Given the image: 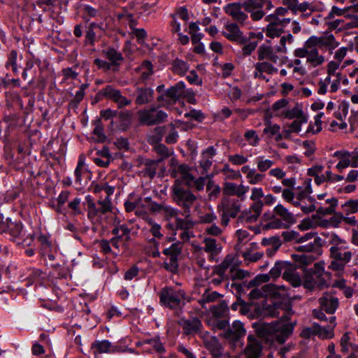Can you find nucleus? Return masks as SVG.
<instances>
[{"instance_id":"53","label":"nucleus","mask_w":358,"mask_h":358,"mask_svg":"<svg viewBox=\"0 0 358 358\" xmlns=\"http://www.w3.org/2000/svg\"><path fill=\"white\" fill-rule=\"evenodd\" d=\"M333 205L329 206V207H322V206H318L316 208V211L317 214L324 216V215H332L334 213L336 207L338 205V200H332Z\"/></svg>"},{"instance_id":"51","label":"nucleus","mask_w":358,"mask_h":358,"mask_svg":"<svg viewBox=\"0 0 358 358\" xmlns=\"http://www.w3.org/2000/svg\"><path fill=\"white\" fill-rule=\"evenodd\" d=\"M266 21L269 22L268 24H275L284 26L285 24H289L290 22L289 18H280L276 13L268 15L265 18Z\"/></svg>"},{"instance_id":"47","label":"nucleus","mask_w":358,"mask_h":358,"mask_svg":"<svg viewBox=\"0 0 358 358\" xmlns=\"http://www.w3.org/2000/svg\"><path fill=\"white\" fill-rule=\"evenodd\" d=\"M149 231L153 236V238L161 239L164 236L163 231L160 224L156 223L152 218H149Z\"/></svg>"},{"instance_id":"46","label":"nucleus","mask_w":358,"mask_h":358,"mask_svg":"<svg viewBox=\"0 0 358 358\" xmlns=\"http://www.w3.org/2000/svg\"><path fill=\"white\" fill-rule=\"evenodd\" d=\"M255 68L259 73L265 72L268 74H272L273 73H276L278 71L277 68L274 67L271 64L267 62H257L255 64Z\"/></svg>"},{"instance_id":"49","label":"nucleus","mask_w":358,"mask_h":358,"mask_svg":"<svg viewBox=\"0 0 358 358\" xmlns=\"http://www.w3.org/2000/svg\"><path fill=\"white\" fill-rule=\"evenodd\" d=\"M294 121L291 123H287L285 127L289 128L294 133L298 134L301 130V125L308 122V117L293 119Z\"/></svg>"},{"instance_id":"50","label":"nucleus","mask_w":358,"mask_h":358,"mask_svg":"<svg viewBox=\"0 0 358 358\" xmlns=\"http://www.w3.org/2000/svg\"><path fill=\"white\" fill-rule=\"evenodd\" d=\"M256 164L258 170L261 172H264L274 164V162L271 159H265L264 156H259L256 158Z\"/></svg>"},{"instance_id":"10","label":"nucleus","mask_w":358,"mask_h":358,"mask_svg":"<svg viewBox=\"0 0 358 358\" xmlns=\"http://www.w3.org/2000/svg\"><path fill=\"white\" fill-rule=\"evenodd\" d=\"M339 45L333 34L329 31L324 32L321 36H311L306 41V47L313 48L314 46L320 49L326 48L330 53Z\"/></svg>"},{"instance_id":"63","label":"nucleus","mask_w":358,"mask_h":358,"mask_svg":"<svg viewBox=\"0 0 358 358\" xmlns=\"http://www.w3.org/2000/svg\"><path fill=\"white\" fill-rule=\"evenodd\" d=\"M243 45L242 48V52L243 55L244 56H248L252 54L253 51L256 49L257 46V41H249L248 39V41L243 43Z\"/></svg>"},{"instance_id":"62","label":"nucleus","mask_w":358,"mask_h":358,"mask_svg":"<svg viewBox=\"0 0 358 358\" xmlns=\"http://www.w3.org/2000/svg\"><path fill=\"white\" fill-rule=\"evenodd\" d=\"M263 206V202L261 200L254 201V203L251 205L250 208V209H251L253 211L255 215L253 216V217L252 216L251 217L252 220H257V219L259 218V215L262 213Z\"/></svg>"},{"instance_id":"54","label":"nucleus","mask_w":358,"mask_h":358,"mask_svg":"<svg viewBox=\"0 0 358 358\" xmlns=\"http://www.w3.org/2000/svg\"><path fill=\"white\" fill-rule=\"evenodd\" d=\"M244 138L248 142L249 145L252 146H257L259 145L260 141L257 131L255 130H249L246 131L244 134Z\"/></svg>"},{"instance_id":"38","label":"nucleus","mask_w":358,"mask_h":358,"mask_svg":"<svg viewBox=\"0 0 358 358\" xmlns=\"http://www.w3.org/2000/svg\"><path fill=\"white\" fill-rule=\"evenodd\" d=\"M307 62L310 63L313 67H316L324 62V57L319 54L318 49L314 46L310 48L308 50Z\"/></svg>"},{"instance_id":"59","label":"nucleus","mask_w":358,"mask_h":358,"mask_svg":"<svg viewBox=\"0 0 358 358\" xmlns=\"http://www.w3.org/2000/svg\"><path fill=\"white\" fill-rule=\"evenodd\" d=\"M255 216V213L251 209L245 210L241 212V213L238 217V222H247V223H252L256 222L257 220H252V217H250Z\"/></svg>"},{"instance_id":"34","label":"nucleus","mask_w":358,"mask_h":358,"mask_svg":"<svg viewBox=\"0 0 358 358\" xmlns=\"http://www.w3.org/2000/svg\"><path fill=\"white\" fill-rule=\"evenodd\" d=\"M333 157H338L340 159L339 162L336 166V168L340 172H342V171L344 169L348 167L350 165L351 154L348 151H345V150L336 151L333 154Z\"/></svg>"},{"instance_id":"41","label":"nucleus","mask_w":358,"mask_h":358,"mask_svg":"<svg viewBox=\"0 0 358 358\" xmlns=\"http://www.w3.org/2000/svg\"><path fill=\"white\" fill-rule=\"evenodd\" d=\"M185 218H176V229H180L181 231L189 230L193 228L194 222L190 220L189 213H182Z\"/></svg>"},{"instance_id":"17","label":"nucleus","mask_w":358,"mask_h":358,"mask_svg":"<svg viewBox=\"0 0 358 358\" xmlns=\"http://www.w3.org/2000/svg\"><path fill=\"white\" fill-rule=\"evenodd\" d=\"M283 291L285 293L282 295H286L287 291L285 286H277L274 285H267L262 288H255L249 294V297L251 300L258 299L267 296L268 292L272 294L274 296L280 295V291Z\"/></svg>"},{"instance_id":"43","label":"nucleus","mask_w":358,"mask_h":358,"mask_svg":"<svg viewBox=\"0 0 358 358\" xmlns=\"http://www.w3.org/2000/svg\"><path fill=\"white\" fill-rule=\"evenodd\" d=\"M221 296L222 295L215 291L210 292L206 289L201 299L198 300V303L202 308H205L206 303L214 302Z\"/></svg>"},{"instance_id":"15","label":"nucleus","mask_w":358,"mask_h":358,"mask_svg":"<svg viewBox=\"0 0 358 358\" xmlns=\"http://www.w3.org/2000/svg\"><path fill=\"white\" fill-rule=\"evenodd\" d=\"M101 94L106 98L110 99L117 103L119 108L131 104V100L123 96L120 90L115 89L111 85H107L100 91Z\"/></svg>"},{"instance_id":"37","label":"nucleus","mask_w":358,"mask_h":358,"mask_svg":"<svg viewBox=\"0 0 358 358\" xmlns=\"http://www.w3.org/2000/svg\"><path fill=\"white\" fill-rule=\"evenodd\" d=\"M162 161V159L157 160L146 159L144 163V167L141 172L144 176L153 178L156 174L158 164Z\"/></svg>"},{"instance_id":"2","label":"nucleus","mask_w":358,"mask_h":358,"mask_svg":"<svg viewBox=\"0 0 358 358\" xmlns=\"http://www.w3.org/2000/svg\"><path fill=\"white\" fill-rule=\"evenodd\" d=\"M0 233L8 235L17 244L29 246L34 241V234L27 233L21 221L6 218L0 222Z\"/></svg>"},{"instance_id":"44","label":"nucleus","mask_w":358,"mask_h":358,"mask_svg":"<svg viewBox=\"0 0 358 358\" xmlns=\"http://www.w3.org/2000/svg\"><path fill=\"white\" fill-rule=\"evenodd\" d=\"M291 264L286 262H276L274 266L271 269L269 274L271 278L275 279L280 275L282 272L288 270Z\"/></svg>"},{"instance_id":"36","label":"nucleus","mask_w":358,"mask_h":358,"mask_svg":"<svg viewBox=\"0 0 358 358\" xmlns=\"http://www.w3.org/2000/svg\"><path fill=\"white\" fill-rule=\"evenodd\" d=\"M273 212L276 215L280 217L281 219L287 224H292L295 222L294 215L282 204H278L274 208Z\"/></svg>"},{"instance_id":"25","label":"nucleus","mask_w":358,"mask_h":358,"mask_svg":"<svg viewBox=\"0 0 358 358\" xmlns=\"http://www.w3.org/2000/svg\"><path fill=\"white\" fill-rule=\"evenodd\" d=\"M203 243L204 246L202 248V250L209 254V259L210 260H215L221 252V244L216 239L210 237H204Z\"/></svg>"},{"instance_id":"61","label":"nucleus","mask_w":358,"mask_h":358,"mask_svg":"<svg viewBox=\"0 0 358 358\" xmlns=\"http://www.w3.org/2000/svg\"><path fill=\"white\" fill-rule=\"evenodd\" d=\"M299 233L295 231H285L282 232V237L285 242L294 241L299 243Z\"/></svg>"},{"instance_id":"33","label":"nucleus","mask_w":358,"mask_h":358,"mask_svg":"<svg viewBox=\"0 0 358 358\" xmlns=\"http://www.w3.org/2000/svg\"><path fill=\"white\" fill-rule=\"evenodd\" d=\"M216 155V150L213 146L208 147L202 152L201 159L199 162L200 166L204 171H208L213 164V158Z\"/></svg>"},{"instance_id":"39","label":"nucleus","mask_w":358,"mask_h":358,"mask_svg":"<svg viewBox=\"0 0 358 358\" xmlns=\"http://www.w3.org/2000/svg\"><path fill=\"white\" fill-rule=\"evenodd\" d=\"M118 129L121 131H126L131 124V113L129 110L117 112Z\"/></svg>"},{"instance_id":"13","label":"nucleus","mask_w":358,"mask_h":358,"mask_svg":"<svg viewBox=\"0 0 358 358\" xmlns=\"http://www.w3.org/2000/svg\"><path fill=\"white\" fill-rule=\"evenodd\" d=\"M182 244L180 242L173 243L169 248L163 250L164 255L169 257V262H164V267L169 271L176 272L178 268V259L181 254Z\"/></svg>"},{"instance_id":"7","label":"nucleus","mask_w":358,"mask_h":358,"mask_svg":"<svg viewBox=\"0 0 358 358\" xmlns=\"http://www.w3.org/2000/svg\"><path fill=\"white\" fill-rule=\"evenodd\" d=\"M171 176L178 177V179L184 182L188 187L194 188L197 191H201L204 188L206 178L199 177V178L194 179L192 175L189 173V166L186 164H180L173 168Z\"/></svg>"},{"instance_id":"28","label":"nucleus","mask_w":358,"mask_h":358,"mask_svg":"<svg viewBox=\"0 0 358 358\" xmlns=\"http://www.w3.org/2000/svg\"><path fill=\"white\" fill-rule=\"evenodd\" d=\"M278 52L275 48L273 49L271 46L262 45L257 50L258 59L262 60H269L271 62L276 64L279 60V57L276 55Z\"/></svg>"},{"instance_id":"11","label":"nucleus","mask_w":358,"mask_h":358,"mask_svg":"<svg viewBox=\"0 0 358 358\" xmlns=\"http://www.w3.org/2000/svg\"><path fill=\"white\" fill-rule=\"evenodd\" d=\"M87 202L88 214L90 219H94L96 217H101L104 214L112 211V203L108 198L103 200H99L96 204L91 196L87 195L85 197Z\"/></svg>"},{"instance_id":"40","label":"nucleus","mask_w":358,"mask_h":358,"mask_svg":"<svg viewBox=\"0 0 358 358\" xmlns=\"http://www.w3.org/2000/svg\"><path fill=\"white\" fill-rule=\"evenodd\" d=\"M282 278L284 280L288 281L294 287H299L301 284L299 275L296 272V271L292 268L291 266L288 270H285L282 273Z\"/></svg>"},{"instance_id":"16","label":"nucleus","mask_w":358,"mask_h":358,"mask_svg":"<svg viewBox=\"0 0 358 358\" xmlns=\"http://www.w3.org/2000/svg\"><path fill=\"white\" fill-rule=\"evenodd\" d=\"M319 303L322 310L328 314H334L339 306V300L335 293L326 292L319 299Z\"/></svg>"},{"instance_id":"58","label":"nucleus","mask_w":358,"mask_h":358,"mask_svg":"<svg viewBox=\"0 0 358 358\" xmlns=\"http://www.w3.org/2000/svg\"><path fill=\"white\" fill-rule=\"evenodd\" d=\"M312 239H313V243L319 244L320 241V238L317 236V234L313 231L307 232L304 235H299V243L307 242Z\"/></svg>"},{"instance_id":"20","label":"nucleus","mask_w":358,"mask_h":358,"mask_svg":"<svg viewBox=\"0 0 358 358\" xmlns=\"http://www.w3.org/2000/svg\"><path fill=\"white\" fill-rule=\"evenodd\" d=\"M94 354L122 352L124 350L117 345H113L108 340L96 341L91 345Z\"/></svg>"},{"instance_id":"32","label":"nucleus","mask_w":358,"mask_h":358,"mask_svg":"<svg viewBox=\"0 0 358 358\" xmlns=\"http://www.w3.org/2000/svg\"><path fill=\"white\" fill-rule=\"evenodd\" d=\"M280 115L289 120L308 117L303 110L302 104L299 103H296L291 108L283 110Z\"/></svg>"},{"instance_id":"35","label":"nucleus","mask_w":358,"mask_h":358,"mask_svg":"<svg viewBox=\"0 0 358 358\" xmlns=\"http://www.w3.org/2000/svg\"><path fill=\"white\" fill-rule=\"evenodd\" d=\"M264 6L267 10L273 7L271 0H248L243 3V8L245 11H251V8L262 9Z\"/></svg>"},{"instance_id":"24","label":"nucleus","mask_w":358,"mask_h":358,"mask_svg":"<svg viewBox=\"0 0 358 358\" xmlns=\"http://www.w3.org/2000/svg\"><path fill=\"white\" fill-rule=\"evenodd\" d=\"M243 3H228L224 8L225 13L230 15L234 20L240 24H244L248 18V15L242 10Z\"/></svg>"},{"instance_id":"12","label":"nucleus","mask_w":358,"mask_h":358,"mask_svg":"<svg viewBox=\"0 0 358 358\" xmlns=\"http://www.w3.org/2000/svg\"><path fill=\"white\" fill-rule=\"evenodd\" d=\"M352 252L350 249L343 251L329 252L330 264L329 268L336 271H343L351 261Z\"/></svg>"},{"instance_id":"27","label":"nucleus","mask_w":358,"mask_h":358,"mask_svg":"<svg viewBox=\"0 0 358 358\" xmlns=\"http://www.w3.org/2000/svg\"><path fill=\"white\" fill-rule=\"evenodd\" d=\"M103 55L109 61V64H111L113 71H116L119 69L121 63L124 60V57L121 52H118L113 48H108L102 51Z\"/></svg>"},{"instance_id":"55","label":"nucleus","mask_w":358,"mask_h":358,"mask_svg":"<svg viewBox=\"0 0 358 358\" xmlns=\"http://www.w3.org/2000/svg\"><path fill=\"white\" fill-rule=\"evenodd\" d=\"M343 208L347 214H352L358 212V199H350L347 201Z\"/></svg>"},{"instance_id":"56","label":"nucleus","mask_w":358,"mask_h":358,"mask_svg":"<svg viewBox=\"0 0 358 358\" xmlns=\"http://www.w3.org/2000/svg\"><path fill=\"white\" fill-rule=\"evenodd\" d=\"M262 245L268 247L280 248L282 245L280 238L277 236H271L269 238H264L261 242Z\"/></svg>"},{"instance_id":"60","label":"nucleus","mask_w":358,"mask_h":358,"mask_svg":"<svg viewBox=\"0 0 358 358\" xmlns=\"http://www.w3.org/2000/svg\"><path fill=\"white\" fill-rule=\"evenodd\" d=\"M249 275V272L243 269H236L235 265L231 268V278L234 280H242Z\"/></svg>"},{"instance_id":"57","label":"nucleus","mask_w":358,"mask_h":358,"mask_svg":"<svg viewBox=\"0 0 358 358\" xmlns=\"http://www.w3.org/2000/svg\"><path fill=\"white\" fill-rule=\"evenodd\" d=\"M144 343L150 345L157 352L163 353L165 352V348L159 338L148 339Z\"/></svg>"},{"instance_id":"22","label":"nucleus","mask_w":358,"mask_h":358,"mask_svg":"<svg viewBox=\"0 0 358 358\" xmlns=\"http://www.w3.org/2000/svg\"><path fill=\"white\" fill-rule=\"evenodd\" d=\"M204 346L209 351L212 358H225L224 348L216 336L205 339Z\"/></svg>"},{"instance_id":"6","label":"nucleus","mask_w":358,"mask_h":358,"mask_svg":"<svg viewBox=\"0 0 358 358\" xmlns=\"http://www.w3.org/2000/svg\"><path fill=\"white\" fill-rule=\"evenodd\" d=\"M160 303L170 309H176L181 306L182 301L186 299L185 292L172 287H166L159 293Z\"/></svg>"},{"instance_id":"29","label":"nucleus","mask_w":358,"mask_h":358,"mask_svg":"<svg viewBox=\"0 0 358 358\" xmlns=\"http://www.w3.org/2000/svg\"><path fill=\"white\" fill-rule=\"evenodd\" d=\"M154 99V90L150 87H138L136 90L135 102L137 105H144Z\"/></svg>"},{"instance_id":"30","label":"nucleus","mask_w":358,"mask_h":358,"mask_svg":"<svg viewBox=\"0 0 358 358\" xmlns=\"http://www.w3.org/2000/svg\"><path fill=\"white\" fill-rule=\"evenodd\" d=\"M182 326L185 334L187 335L198 334L203 327L201 320L197 317L185 320Z\"/></svg>"},{"instance_id":"23","label":"nucleus","mask_w":358,"mask_h":358,"mask_svg":"<svg viewBox=\"0 0 358 358\" xmlns=\"http://www.w3.org/2000/svg\"><path fill=\"white\" fill-rule=\"evenodd\" d=\"M249 187L227 182L224 184L222 192L227 197L236 196L239 199L244 200L245 194L248 192Z\"/></svg>"},{"instance_id":"18","label":"nucleus","mask_w":358,"mask_h":358,"mask_svg":"<svg viewBox=\"0 0 358 358\" xmlns=\"http://www.w3.org/2000/svg\"><path fill=\"white\" fill-rule=\"evenodd\" d=\"M222 34L229 41L243 44L248 41V38L244 36L243 32L236 23H227Z\"/></svg>"},{"instance_id":"45","label":"nucleus","mask_w":358,"mask_h":358,"mask_svg":"<svg viewBox=\"0 0 358 358\" xmlns=\"http://www.w3.org/2000/svg\"><path fill=\"white\" fill-rule=\"evenodd\" d=\"M166 131V127L165 126L155 127L153 130V134L149 137L148 142L151 144L158 143L162 140Z\"/></svg>"},{"instance_id":"26","label":"nucleus","mask_w":358,"mask_h":358,"mask_svg":"<svg viewBox=\"0 0 358 358\" xmlns=\"http://www.w3.org/2000/svg\"><path fill=\"white\" fill-rule=\"evenodd\" d=\"M136 74L138 75V83H145L154 73L153 65L149 60L143 61L141 65L134 69Z\"/></svg>"},{"instance_id":"8","label":"nucleus","mask_w":358,"mask_h":358,"mask_svg":"<svg viewBox=\"0 0 358 358\" xmlns=\"http://www.w3.org/2000/svg\"><path fill=\"white\" fill-rule=\"evenodd\" d=\"M141 123L148 126H153L164 122L168 115L166 112L159 110L155 106L148 109L140 110L137 113Z\"/></svg>"},{"instance_id":"14","label":"nucleus","mask_w":358,"mask_h":358,"mask_svg":"<svg viewBox=\"0 0 358 358\" xmlns=\"http://www.w3.org/2000/svg\"><path fill=\"white\" fill-rule=\"evenodd\" d=\"M244 349L245 358H261L263 346L262 339L257 335L249 334Z\"/></svg>"},{"instance_id":"3","label":"nucleus","mask_w":358,"mask_h":358,"mask_svg":"<svg viewBox=\"0 0 358 358\" xmlns=\"http://www.w3.org/2000/svg\"><path fill=\"white\" fill-rule=\"evenodd\" d=\"M213 328L222 331L219 336L232 346H236L246 334L244 324L239 320H235L231 325L227 320H218L213 324Z\"/></svg>"},{"instance_id":"64","label":"nucleus","mask_w":358,"mask_h":358,"mask_svg":"<svg viewBox=\"0 0 358 358\" xmlns=\"http://www.w3.org/2000/svg\"><path fill=\"white\" fill-rule=\"evenodd\" d=\"M155 151L161 156L160 159L162 160L164 158L169 157L171 155L172 152H170L168 148L164 144H157L154 148Z\"/></svg>"},{"instance_id":"4","label":"nucleus","mask_w":358,"mask_h":358,"mask_svg":"<svg viewBox=\"0 0 358 358\" xmlns=\"http://www.w3.org/2000/svg\"><path fill=\"white\" fill-rule=\"evenodd\" d=\"M172 198L185 213H190V209L196 199V196L182 185L180 179L176 180L172 187Z\"/></svg>"},{"instance_id":"52","label":"nucleus","mask_w":358,"mask_h":358,"mask_svg":"<svg viewBox=\"0 0 358 358\" xmlns=\"http://www.w3.org/2000/svg\"><path fill=\"white\" fill-rule=\"evenodd\" d=\"M284 32L281 25L268 24L266 36L269 38L279 37Z\"/></svg>"},{"instance_id":"21","label":"nucleus","mask_w":358,"mask_h":358,"mask_svg":"<svg viewBox=\"0 0 358 358\" xmlns=\"http://www.w3.org/2000/svg\"><path fill=\"white\" fill-rule=\"evenodd\" d=\"M152 213L160 214L163 217L169 221L173 218H176L179 213V210L165 203L152 204Z\"/></svg>"},{"instance_id":"48","label":"nucleus","mask_w":358,"mask_h":358,"mask_svg":"<svg viewBox=\"0 0 358 358\" xmlns=\"http://www.w3.org/2000/svg\"><path fill=\"white\" fill-rule=\"evenodd\" d=\"M293 41L294 36L291 34L287 33L286 35L282 36L280 40V45L275 47V50L278 52L286 53L287 50L286 43H288L289 44H291Z\"/></svg>"},{"instance_id":"19","label":"nucleus","mask_w":358,"mask_h":358,"mask_svg":"<svg viewBox=\"0 0 358 358\" xmlns=\"http://www.w3.org/2000/svg\"><path fill=\"white\" fill-rule=\"evenodd\" d=\"M324 270L317 267L315 264V269L309 273L303 282L305 288L313 289L315 287H322L326 285V280L323 278Z\"/></svg>"},{"instance_id":"5","label":"nucleus","mask_w":358,"mask_h":358,"mask_svg":"<svg viewBox=\"0 0 358 358\" xmlns=\"http://www.w3.org/2000/svg\"><path fill=\"white\" fill-rule=\"evenodd\" d=\"M243 200L224 197L222 199L217 208L221 217V225L224 227L229 224L230 218H235L241 212Z\"/></svg>"},{"instance_id":"42","label":"nucleus","mask_w":358,"mask_h":358,"mask_svg":"<svg viewBox=\"0 0 358 358\" xmlns=\"http://www.w3.org/2000/svg\"><path fill=\"white\" fill-rule=\"evenodd\" d=\"M189 64L180 59H176L171 63L172 71L175 74L184 76L189 70Z\"/></svg>"},{"instance_id":"9","label":"nucleus","mask_w":358,"mask_h":358,"mask_svg":"<svg viewBox=\"0 0 358 358\" xmlns=\"http://www.w3.org/2000/svg\"><path fill=\"white\" fill-rule=\"evenodd\" d=\"M185 96V85L184 82L180 81L167 89L164 94L158 96L157 101L160 106H164L168 104L176 103L180 98Z\"/></svg>"},{"instance_id":"1","label":"nucleus","mask_w":358,"mask_h":358,"mask_svg":"<svg viewBox=\"0 0 358 358\" xmlns=\"http://www.w3.org/2000/svg\"><path fill=\"white\" fill-rule=\"evenodd\" d=\"M280 308L276 303L263 306V315L268 317H280L279 320L273 322L265 328L268 334V339L276 341L280 344L284 343L292 334L296 322H291L292 308H287L280 315Z\"/></svg>"},{"instance_id":"31","label":"nucleus","mask_w":358,"mask_h":358,"mask_svg":"<svg viewBox=\"0 0 358 358\" xmlns=\"http://www.w3.org/2000/svg\"><path fill=\"white\" fill-rule=\"evenodd\" d=\"M329 243L331 245L329 252L343 251L350 249L349 243L346 240L341 238L336 234H331L329 238Z\"/></svg>"}]
</instances>
